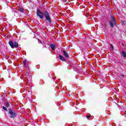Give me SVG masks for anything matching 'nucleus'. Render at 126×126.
<instances>
[{
	"mask_svg": "<svg viewBox=\"0 0 126 126\" xmlns=\"http://www.w3.org/2000/svg\"><path fill=\"white\" fill-rule=\"evenodd\" d=\"M25 78H27L28 82H30L31 81V79H32V76H31V74H30L26 77H25Z\"/></svg>",
	"mask_w": 126,
	"mask_h": 126,
	"instance_id": "5",
	"label": "nucleus"
},
{
	"mask_svg": "<svg viewBox=\"0 0 126 126\" xmlns=\"http://www.w3.org/2000/svg\"><path fill=\"white\" fill-rule=\"evenodd\" d=\"M109 25H110V27H111L112 28H113V27H114V25H117V24H115L114 22H112V21H109Z\"/></svg>",
	"mask_w": 126,
	"mask_h": 126,
	"instance_id": "8",
	"label": "nucleus"
},
{
	"mask_svg": "<svg viewBox=\"0 0 126 126\" xmlns=\"http://www.w3.org/2000/svg\"><path fill=\"white\" fill-rule=\"evenodd\" d=\"M23 63L24 64V66L25 67H26V68H28V66L27 65H28V61H27V60H25L23 61Z\"/></svg>",
	"mask_w": 126,
	"mask_h": 126,
	"instance_id": "4",
	"label": "nucleus"
},
{
	"mask_svg": "<svg viewBox=\"0 0 126 126\" xmlns=\"http://www.w3.org/2000/svg\"><path fill=\"white\" fill-rule=\"evenodd\" d=\"M9 45L10 46L12 49H14V48H18V43L16 42H12L11 41H9Z\"/></svg>",
	"mask_w": 126,
	"mask_h": 126,
	"instance_id": "2",
	"label": "nucleus"
},
{
	"mask_svg": "<svg viewBox=\"0 0 126 126\" xmlns=\"http://www.w3.org/2000/svg\"><path fill=\"white\" fill-rule=\"evenodd\" d=\"M2 108H3V109L4 110V111H6V112H7V109H6V107L3 106Z\"/></svg>",
	"mask_w": 126,
	"mask_h": 126,
	"instance_id": "15",
	"label": "nucleus"
},
{
	"mask_svg": "<svg viewBox=\"0 0 126 126\" xmlns=\"http://www.w3.org/2000/svg\"><path fill=\"white\" fill-rule=\"evenodd\" d=\"M122 76H124V75H122Z\"/></svg>",
	"mask_w": 126,
	"mask_h": 126,
	"instance_id": "22",
	"label": "nucleus"
},
{
	"mask_svg": "<svg viewBox=\"0 0 126 126\" xmlns=\"http://www.w3.org/2000/svg\"><path fill=\"white\" fill-rule=\"evenodd\" d=\"M59 59L60 60H61V61H63V62H65V59H64V58L62 56V55H59Z\"/></svg>",
	"mask_w": 126,
	"mask_h": 126,
	"instance_id": "10",
	"label": "nucleus"
},
{
	"mask_svg": "<svg viewBox=\"0 0 126 126\" xmlns=\"http://www.w3.org/2000/svg\"><path fill=\"white\" fill-rule=\"evenodd\" d=\"M20 12H24V9L23 8H20L19 9Z\"/></svg>",
	"mask_w": 126,
	"mask_h": 126,
	"instance_id": "12",
	"label": "nucleus"
},
{
	"mask_svg": "<svg viewBox=\"0 0 126 126\" xmlns=\"http://www.w3.org/2000/svg\"><path fill=\"white\" fill-rule=\"evenodd\" d=\"M9 114L11 116L10 118H15V117H16V113H15V112H13L11 109L9 110Z\"/></svg>",
	"mask_w": 126,
	"mask_h": 126,
	"instance_id": "3",
	"label": "nucleus"
},
{
	"mask_svg": "<svg viewBox=\"0 0 126 126\" xmlns=\"http://www.w3.org/2000/svg\"><path fill=\"white\" fill-rule=\"evenodd\" d=\"M36 13H37V16H39L40 19H43L44 16L46 20L48 21L49 23H52V20L51 19V15H50V13L48 11H45L44 12V13H43L42 12H41L40 10L37 9L36 11Z\"/></svg>",
	"mask_w": 126,
	"mask_h": 126,
	"instance_id": "1",
	"label": "nucleus"
},
{
	"mask_svg": "<svg viewBox=\"0 0 126 126\" xmlns=\"http://www.w3.org/2000/svg\"><path fill=\"white\" fill-rule=\"evenodd\" d=\"M86 118H87V119H89V118H90V115H87L86 116Z\"/></svg>",
	"mask_w": 126,
	"mask_h": 126,
	"instance_id": "16",
	"label": "nucleus"
},
{
	"mask_svg": "<svg viewBox=\"0 0 126 126\" xmlns=\"http://www.w3.org/2000/svg\"><path fill=\"white\" fill-rule=\"evenodd\" d=\"M111 47L113 50L114 49V46H113V45L111 44Z\"/></svg>",
	"mask_w": 126,
	"mask_h": 126,
	"instance_id": "18",
	"label": "nucleus"
},
{
	"mask_svg": "<svg viewBox=\"0 0 126 126\" xmlns=\"http://www.w3.org/2000/svg\"><path fill=\"white\" fill-rule=\"evenodd\" d=\"M12 12L13 13H15V12H16L15 10H12Z\"/></svg>",
	"mask_w": 126,
	"mask_h": 126,
	"instance_id": "17",
	"label": "nucleus"
},
{
	"mask_svg": "<svg viewBox=\"0 0 126 126\" xmlns=\"http://www.w3.org/2000/svg\"><path fill=\"white\" fill-rule=\"evenodd\" d=\"M38 41H39V42H39V43H40V44H41V43H42V41H41V40H38Z\"/></svg>",
	"mask_w": 126,
	"mask_h": 126,
	"instance_id": "19",
	"label": "nucleus"
},
{
	"mask_svg": "<svg viewBox=\"0 0 126 126\" xmlns=\"http://www.w3.org/2000/svg\"><path fill=\"white\" fill-rule=\"evenodd\" d=\"M122 46H123V47H124V44H122Z\"/></svg>",
	"mask_w": 126,
	"mask_h": 126,
	"instance_id": "21",
	"label": "nucleus"
},
{
	"mask_svg": "<svg viewBox=\"0 0 126 126\" xmlns=\"http://www.w3.org/2000/svg\"><path fill=\"white\" fill-rule=\"evenodd\" d=\"M62 53L63 54L65 58H66L67 59L69 58L68 54H67V52H66L65 50H63V51H62Z\"/></svg>",
	"mask_w": 126,
	"mask_h": 126,
	"instance_id": "6",
	"label": "nucleus"
},
{
	"mask_svg": "<svg viewBox=\"0 0 126 126\" xmlns=\"http://www.w3.org/2000/svg\"><path fill=\"white\" fill-rule=\"evenodd\" d=\"M30 74L29 73V72H27V73H25L24 75V77H26L27 76L29 75Z\"/></svg>",
	"mask_w": 126,
	"mask_h": 126,
	"instance_id": "14",
	"label": "nucleus"
},
{
	"mask_svg": "<svg viewBox=\"0 0 126 126\" xmlns=\"http://www.w3.org/2000/svg\"><path fill=\"white\" fill-rule=\"evenodd\" d=\"M50 47L53 50H55L56 49V45L55 44H51L50 45Z\"/></svg>",
	"mask_w": 126,
	"mask_h": 126,
	"instance_id": "9",
	"label": "nucleus"
},
{
	"mask_svg": "<svg viewBox=\"0 0 126 126\" xmlns=\"http://www.w3.org/2000/svg\"><path fill=\"white\" fill-rule=\"evenodd\" d=\"M122 56H123L124 58H126V53L125 51L122 52Z\"/></svg>",
	"mask_w": 126,
	"mask_h": 126,
	"instance_id": "13",
	"label": "nucleus"
},
{
	"mask_svg": "<svg viewBox=\"0 0 126 126\" xmlns=\"http://www.w3.org/2000/svg\"><path fill=\"white\" fill-rule=\"evenodd\" d=\"M10 104H11V102H7L5 103V107H6V108H8V107H9V105H10Z\"/></svg>",
	"mask_w": 126,
	"mask_h": 126,
	"instance_id": "11",
	"label": "nucleus"
},
{
	"mask_svg": "<svg viewBox=\"0 0 126 126\" xmlns=\"http://www.w3.org/2000/svg\"><path fill=\"white\" fill-rule=\"evenodd\" d=\"M63 1H65L66 0H63Z\"/></svg>",
	"mask_w": 126,
	"mask_h": 126,
	"instance_id": "20",
	"label": "nucleus"
},
{
	"mask_svg": "<svg viewBox=\"0 0 126 126\" xmlns=\"http://www.w3.org/2000/svg\"><path fill=\"white\" fill-rule=\"evenodd\" d=\"M111 19L112 21L114 22V24H117V22L116 21V19H115V17L114 16H111Z\"/></svg>",
	"mask_w": 126,
	"mask_h": 126,
	"instance_id": "7",
	"label": "nucleus"
}]
</instances>
